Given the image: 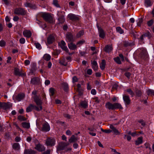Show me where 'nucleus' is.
Returning a JSON list of instances; mask_svg holds the SVG:
<instances>
[{
  "instance_id": "16",
  "label": "nucleus",
  "mask_w": 154,
  "mask_h": 154,
  "mask_svg": "<svg viewBox=\"0 0 154 154\" xmlns=\"http://www.w3.org/2000/svg\"><path fill=\"white\" fill-rule=\"evenodd\" d=\"M14 74L16 75L21 76L23 77L25 76V74L24 73L22 72L19 71V69L17 68H15L14 69Z\"/></svg>"
},
{
  "instance_id": "22",
  "label": "nucleus",
  "mask_w": 154,
  "mask_h": 154,
  "mask_svg": "<svg viewBox=\"0 0 154 154\" xmlns=\"http://www.w3.org/2000/svg\"><path fill=\"white\" fill-rule=\"evenodd\" d=\"M110 128L112 130V131L114 134L116 135H119L120 134V132L113 125H110L109 126Z\"/></svg>"
},
{
  "instance_id": "42",
  "label": "nucleus",
  "mask_w": 154,
  "mask_h": 154,
  "mask_svg": "<svg viewBox=\"0 0 154 154\" xmlns=\"http://www.w3.org/2000/svg\"><path fill=\"white\" fill-rule=\"evenodd\" d=\"M143 18L141 17L138 19V21L137 22V25L138 26H140L143 22Z\"/></svg>"
},
{
  "instance_id": "54",
  "label": "nucleus",
  "mask_w": 154,
  "mask_h": 154,
  "mask_svg": "<svg viewBox=\"0 0 154 154\" xmlns=\"http://www.w3.org/2000/svg\"><path fill=\"white\" fill-rule=\"evenodd\" d=\"M6 44L4 40L0 41V46L2 47H4Z\"/></svg>"
},
{
  "instance_id": "28",
  "label": "nucleus",
  "mask_w": 154,
  "mask_h": 154,
  "mask_svg": "<svg viewBox=\"0 0 154 154\" xmlns=\"http://www.w3.org/2000/svg\"><path fill=\"white\" fill-rule=\"evenodd\" d=\"M24 154H35V152L31 149H26L25 150Z\"/></svg>"
},
{
  "instance_id": "43",
  "label": "nucleus",
  "mask_w": 154,
  "mask_h": 154,
  "mask_svg": "<svg viewBox=\"0 0 154 154\" xmlns=\"http://www.w3.org/2000/svg\"><path fill=\"white\" fill-rule=\"evenodd\" d=\"M143 35L144 36L148 37L149 39L150 38L152 37L151 33L148 31L143 34Z\"/></svg>"
},
{
  "instance_id": "17",
  "label": "nucleus",
  "mask_w": 154,
  "mask_h": 154,
  "mask_svg": "<svg viewBox=\"0 0 154 154\" xmlns=\"http://www.w3.org/2000/svg\"><path fill=\"white\" fill-rule=\"evenodd\" d=\"M140 56L143 59H146L148 57V55L146 50L145 49L142 50L140 54Z\"/></svg>"
},
{
  "instance_id": "36",
  "label": "nucleus",
  "mask_w": 154,
  "mask_h": 154,
  "mask_svg": "<svg viewBox=\"0 0 154 154\" xmlns=\"http://www.w3.org/2000/svg\"><path fill=\"white\" fill-rule=\"evenodd\" d=\"M116 31L120 34H122L124 33V31L120 26H118L116 28Z\"/></svg>"
},
{
  "instance_id": "4",
  "label": "nucleus",
  "mask_w": 154,
  "mask_h": 154,
  "mask_svg": "<svg viewBox=\"0 0 154 154\" xmlns=\"http://www.w3.org/2000/svg\"><path fill=\"white\" fill-rule=\"evenodd\" d=\"M42 108V106H40V108H39L38 107L31 104L26 108V112H29L31 111L33 109H35L36 110L39 111L41 110Z\"/></svg>"
},
{
  "instance_id": "11",
  "label": "nucleus",
  "mask_w": 154,
  "mask_h": 154,
  "mask_svg": "<svg viewBox=\"0 0 154 154\" xmlns=\"http://www.w3.org/2000/svg\"><path fill=\"white\" fill-rule=\"evenodd\" d=\"M97 28L99 34V37L102 38H104L105 37V34L103 30L101 27L99 26L98 25H97Z\"/></svg>"
},
{
  "instance_id": "21",
  "label": "nucleus",
  "mask_w": 154,
  "mask_h": 154,
  "mask_svg": "<svg viewBox=\"0 0 154 154\" xmlns=\"http://www.w3.org/2000/svg\"><path fill=\"white\" fill-rule=\"evenodd\" d=\"M91 63L92 64V68L94 71H97L98 69V66L96 61L95 60H94L91 62Z\"/></svg>"
},
{
  "instance_id": "19",
  "label": "nucleus",
  "mask_w": 154,
  "mask_h": 154,
  "mask_svg": "<svg viewBox=\"0 0 154 154\" xmlns=\"http://www.w3.org/2000/svg\"><path fill=\"white\" fill-rule=\"evenodd\" d=\"M66 37L68 41L72 42L73 41V35L71 32H68L66 35Z\"/></svg>"
},
{
  "instance_id": "30",
  "label": "nucleus",
  "mask_w": 154,
  "mask_h": 154,
  "mask_svg": "<svg viewBox=\"0 0 154 154\" xmlns=\"http://www.w3.org/2000/svg\"><path fill=\"white\" fill-rule=\"evenodd\" d=\"M66 45V44L65 42L63 40H62L60 42L58 43L59 46L61 48H67Z\"/></svg>"
},
{
  "instance_id": "53",
  "label": "nucleus",
  "mask_w": 154,
  "mask_h": 154,
  "mask_svg": "<svg viewBox=\"0 0 154 154\" xmlns=\"http://www.w3.org/2000/svg\"><path fill=\"white\" fill-rule=\"evenodd\" d=\"M77 91H78V92H79L80 93V95H81L82 94V93L80 91V89H80V88L81 87V85L79 84H78L77 85Z\"/></svg>"
},
{
  "instance_id": "64",
  "label": "nucleus",
  "mask_w": 154,
  "mask_h": 154,
  "mask_svg": "<svg viewBox=\"0 0 154 154\" xmlns=\"http://www.w3.org/2000/svg\"><path fill=\"white\" fill-rule=\"evenodd\" d=\"M91 93L93 95H95L96 94V91L95 89H93L91 91Z\"/></svg>"
},
{
  "instance_id": "15",
  "label": "nucleus",
  "mask_w": 154,
  "mask_h": 154,
  "mask_svg": "<svg viewBox=\"0 0 154 154\" xmlns=\"http://www.w3.org/2000/svg\"><path fill=\"white\" fill-rule=\"evenodd\" d=\"M35 148L39 151H44L45 150V148L40 144H37Z\"/></svg>"
},
{
  "instance_id": "48",
  "label": "nucleus",
  "mask_w": 154,
  "mask_h": 154,
  "mask_svg": "<svg viewBox=\"0 0 154 154\" xmlns=\"http://www.w3.org/2000/svg\"><path fill=\"white\" fill-rule=\"evenodd\" d=\"M153 20L152 19H151L149 21H148L147 24L149 26H151L153 23Z\"/></svg>"
},
{
  "instance_id": "34",
  "label": "nucleus",
  "mask_w": 154,
  "mask_h": 154,
  "mask_svg": "<svg viewBox=\"0 0 154 154\" xmlns=\"http://www.w3.org/2000/svg\"><path fill=\"white\" fill-rule=\"evenodd\" d=\"M21 125L23 128L27 129L29 128L30 127V124L29 123L23 122L22 123Z\"/></svg>"
},
{
  "instance_id": "38",
  "label": "nucleus",
  "mask_w": 154,
  "mask_h": 154,
  "mask_svg": "<svg viewBox=\"0 0 154 154\" xmlns=\"http://www.w3.org/2000/svg\"><path fill=\"white\" fill-rule=\"evenodd\" d=\"M53 4L57 8L60 7L58 3V1L57 0H53Z\"/></svg>"
},
{
  "instance_id": "62",
  "label": "nucleus",
  "mask_w": 154,
  "mask_h": 154,
  "mask_svg": "<svg viewBox=\"0 0 154 154\" xmlns=\"http://www.w3.org/2000/svg\"><path fill=\"white\" fill-rule=\"evenodd\" d=\"M78 80V78L76 76H74L72 78V82H77Z\"/></svg>"
},
{
  "instance_id": "14",
  "label": "nucleus",
  "mask_w": 154,
  "mask_h": 154,
  "mask_svg": "<svg viewBox=\"0 0 154 154\" xmlns=\"http://www.w3.org/2000/svg\"><path fill=\"white\" fill-rule=\"evenodd\" d=\"M31 83L33 85H38L40 82V79L38 77H34L31 79Z\"/></svg>"
},
{
  "instance_id": "63",
  "label": "nucleus",
  "mask_w": 154,
  "mask_h": 154,
  "mask_svg": "<svg viewBox=\"0 0 154 154\" xmlns=\"http://www.w3.org/2000/svg\"><path fill=\"white\" fill-rule=\"evenodd\" d=\"M19 19V17L17 16H14L13 19L14 21L15 22L17 21Z\"/></svg>"
},
{
  "instance_id": "12",
  "label": "nucleus",
  "mask_w": 154,
  "mask_h": 154,
  "mask_svg": "<svg viewBox=\"0 0 154 154\" xmlns=\"http://www.w3.org/2000/svg\"><path fill=\"white\" fill-rule=\"evenodd\" d=\"M34 101L35 102L36 104L38 106L37 107H38L40 108V106H41L42 102L40 99L36 95L34 97Z\"/></svg>"
},
{
  "instance_id": "3",
  "label": "nucleus",
  "mask_w": 154,
  "mask_h": 154,
  "mask_svg": "<svg viewBox=\"0 0 154 154\" xmlns=\"http://www.w3.org/2000/svg\"><path fill=\"white\" fill-rule=\"evenodd\" d=\"M42 17L46 22L50 23H53V18L51 14L48 13H43L42 14Z\"/></svg>"
},
{
  "instance_id": "8",
  "label": "nucleus",
  "mask_w": 154,
  "mask_h": 154,
  "mask_svg": "<svg viewBox=\"0 0 154 154\" xmlns=\"http://www.w3.org/2000/svg\"><path fill=\"white\" fill-rule=\"evenodd\" d=\"M69 144L63 142L60 143L58 146L57 149L58 150H63L66 147L68 146Z\"/></svg>"
},
{
  "instance_id": "1",
  "label": "nucleus",
  "mask_w": 154,
  "mask_h": 154,
  "mask_svg": "<svg viewBox=\"0 0 154 154\" xmlns=\"http://www.w3.org/2000/svg\"><path fill=\"white\" fill-rule=\"evenodd\" d=\"M105 107L106 109L111 110H114L118 109H122L121 105L120 103H115L112 104L109 102L106 103Z\"/></svg>"
},
{
  "instance_id": "6",
  "label": "nucleus",
  "mask_w": 154,
  "mask_h": 154,
  "mask_svg": "<svg viewBox=\"0 0 154 154\" xmlns=\"http://www.w3.org/2000/svg\"><path fill=\"white\" fill-rule=\"evenodd\" d=\"M55 140L53 138H48L46 140V144L48 146H52L55 144Z\"/></svg>"
},
{
  "instance_id": "44",
  "label": "nucleus",
  "mask_w": 154,
  "mask_h": 154,
  "mask_svg": "<svg viewBox=\"0 0 154 154\" xmlns=\"http://www.w3.org/2000/svg\"><path fill=\"white\" fill-rule=\"evenodd\" d=\"M55 89L52 88H51L49 89V92L50 93V95L53 96L55 93Z\"/></svg>"
},
{
  "instance_id": "41",
  "label": "nucleus",
  "mask_w": 154,
  "mask_h": 154,
  "mask_svg": "<svg viewBox=\"0 0 154 154\" xmlns=\"http://www.w3.org/2000/svg\"><path fill=\"white\" fill-rule=\"evenodd\" d=\"M62 87L63 89V90L65 91H67L68 89V85L66 83H63L62 84Z\"/></svg>"
},
{
  "instance_id": "2",
  "label": "nucleus",
  "mask_w": 154,
  "mask_h": 154,
  "mask_svg": "<svg viewBox=\"0 0 154 154\" xmlns=\"http://www.w3.org/2000/svg\"><path fill=\"white\" fill-rule=\"evenodd\" d=\"M27 13V11L24 8H16L14 10V14L18 15L24 16Z\"/></svg>"
},
{
  "instance_id": "7",
  "label": "nucleus",
  "mask_w": 154,
  "mask_h": 154,
  "mask_svg": "<svg viewBox=\"0 0 154 154\" xmlns=\"http://www.w3.org/2000/svg\"><path fill=\"white\" fill-rule=\"evenodd\" d=\"M62 12L61 11H58L57 15L59 17L58 18V21H59V24H62L65 21V19L64 18V16L63 15L61 14L62 13Z\"/></svg>"
},
{
  "instance_id": "31",
  "label": "nucleus",
  "mask_w": 154,
  "mask_h": 154,
  "mask_svg": "<svg viewBox=\"0 0 154 154\" xmlns=\"http://www.w3.org/2000/svg\"><path fill=\"white\" fill-rule=\"evenodd\" d=\"M106 62L104 60L102 61L101 63L100 64V67L102 70H104L105 68Z\"/></svg>"
},
{
  "instance_id": "58",
  "label": "nucleus",
  "mask_w": 154,
  "mask_h": 154,
  "mask_svg": "<svg viewBox=\"0 0 154 154\" xmlns=\"http://www.w3.org/2000/svg\"><path fill=\"white\" fill-rule=\"evenodd\" d=\"M125 75L128 79H129L131 74L129 72H126L125 73Z\"/></svg>"
},
{
  "instance_id": "29",
  "label": "nucleus",
  "mask_w": 154,
  "mask_h": 154,
  "mask_svg": "<svg viewBox=\"0 0 154 154\" xmlns=\"http://www.w3.org/2000/svg\"><path fill=\"white\" fill-rule=\"evenodd\" d=\"M135 144L137 145H138L142 143L143 137H139L135 141Z\"/></svg>"
},
{
  "instance_id": "45",
  "label": "nucleus",
  "mask_w": 154,
  "mask_h": 154,
  "mask_svg": "<svg viewBox=\"0 0 154 154\" xmlns=\"http://www.w3.org/2000/svg\"><path fill=\"white\" fill-rule=\"evenodd\" d=\"M69 48H76V46L75 45L73 44L72 42H71L68 45Z\"/></svg>"
},
{
  "instance_id": "59",
  "label": "nucleus",
  "mask_w": 154,
  "mask_h": 154,
  "mask_svg": "<svg viewBox=\"0 0 154 154\" xmlns=\"http://www.w3.org/2000/svg\"><path fill=\"white\" fill-rule=\"evenodd\" d=\"M62 49L65 51L66 52L68 53L69 54H72L73 53V52H69V51L68 49Z\"/></svg>"
},
{
  "instance_id": "55",
  "label": "nucleus",
  "mask_w": 154,
  "mask_h": 154,
  "mask_svg": "<svg viewBox=\"0 0 154 154\" xmlns=\"http://www.w3.org/2000/svg\"><path fill=\"white\" fill-rule=\"evenodd\" d=\"M18 119L19 120L21 121L26 120V118L22 116H18Z\"/></svg>"
},
{
  "instance_id": "52",
  "label": "nucleus",
  "mask_w": 154,
  "mask_h": 154,
  "mask_svg": "<svg viewBox=\"0 0 154 154\" xmlns=\"http://www.w3.org/2000/svg\"><path fill=\"white\" fill-rule=\"evenodd\" d=\"M144 35L143 34L140 37V38H139V41H140V44L143 43L144 42H143V37Z\"/></svg>"
},
{
  "instance_id": "25",
  "label": "nucleus",
  "mask_w": 154,
  "mask_h": 154,
  "mask_svg": "<svg viewBox=\"0 0 154 154\" xmlns=\"http://www.w3.org/2000/svg\"><path fill=\"white\" fill-rule=\"evenodd\" d=\"M144 4L146 7H148L151 6L153 2L150 0H144Z\"/></svg>"
},
{
  "instance_id": "24",
  "label": "nucleus",
  "mask_w": 154,
  "mask_h": 154,
  "mask_svg": "<svg viewBox=\"0 0 154 154\" xmlns=\"http://www.w3.org/2000/svg\"><path fill=\"white\" fill-rule=\"evenodd\" d=\"M50 130V127L48 124L45 123L43 125L42 131H44L47 132Z\"/></svg>"
},
{
  "instance_id": "60",
  "label": "nucleus",
  "mask_w": 154,
  "mask_h": 154,
  "mask_svg": "<svg viewBox=\"0 0 154 154\" xmlns=\"http://www.w3.org/2000/svg\"><path fill=\"white\" fill-rule=\"evenodd\" d=\"M87 73L89 75H91L92 73V70L91 69H88L87 71Z\"/></svg>"
},
{
  "instance_id": "33",
  "label": "nucleus",
  "mask_w": 154,
  "mask_h": 154,
  "mask_svg": "<svg viewBox=\"0 0 154 154\" xmlns=\"http://www.w3.org/2000/svg\"><path fill=\"white\" fill-rule=\"evenodd\" d=\"M12 147L14 149L19 150L20 149V145L18 143H15L13 145Z\"/></svg>"
},
{
  "instance_id": "56",
  "label": "nucleus",
  "mask_w": 154,
  "mask_h": 154,
  "mask_svg": "<svg viewBox=\"0 0 154 154\" xmlns=\"http://www.w3.org/2000/svg\"><path fill=\"white\" fill-rule=\"evenodd\" d=\"M127 91L128 92L130 95L133 96L134 95V93L130 89H128L127 90Z\"/></svg>"
},
{
  "instance_id": "27",
  "label": "nucleus",
  "mask_w": 154,
  "mask_h": 154,
  "mask_svg": "<svg viewBox=\"0 0 154 154\" xmlns=\"http://www.w3.org/2000/svg\"><path fill=\"white\" fill-rule=\"evenodd\" d=\"M78 139L75 137L74 135H72L69 140V141L70 143H73L76 142Z\"/></svg>"
},
{
  "instance_id": "20",
  "label": "nucleus",
  "mask_w": 154,
  "mask_h": 154,
  "mask_svg": "<svg viewBox=\"0 0 154 154\" xmlns=\"http://www.w3.org/2000/svg\"><path fill=\"white\" fill-rule=\"evenodd\" d=\"M88 130L89 131V134L93 136H96V134L95 132L96 130L94 127H90L88 128Z\"/></svg>"
},
{
  "instance_id": "5",
  "label": "nucleus",
  "mask_w": 154,
  "mask_h": 154,
  "mask_svg": "<svg viewBox=\"0 0 154 154\" xmlns=\"http://www.w3.org/2000/svg\"><path fill=\"white\" fill-rule=\"evenodd\" d=\"M69 19L73 22H77L79 21V16L72 14H69L68 15Z\"/></svg>"
},
{
  "instance_id": "23",
  "label": "nucleus",
  "mask_w": 154,
  "mask_h": 154,
  "mask_svg": "<svg viewBox=\"0 0 154 154\" xmlns=\"http://www.w3.org/2000/svg\"><path fill=\"white\" fill-rule=\"evenodd\" d=\"M81 108L84 109L88 107V103L86 101H81L80 103Z\"/></svg>"
},
{
  "instance_id": "46",
  "label": "nucleus",
  "mask_w": 154,
  "mask_h": 154,
  "mask_svg": "<svg viewBox=\"0 0 154 154\" xmlns=\"http://www.w3.org/2000/svg\"><path fill=\"white\" fill-rule=\"evenodd\" d=\"M85 42V41L84 40L80 41L77 43L76 45L78 47H79L81 45L84 43Z\"/></svg>"
},
{
  "instance_id": "50",
  "label": "nucleus",
  "mask_w": 154,
  "mask_h": 154,
  "mask_svg": "<svg viewBox=\"0 0 154 154\" xmlns=\"http://www.w3.org/2000/svg\"><path fill=\"white\" fill-rule=\"evenodd\" d=\"M135 92L137 95L138 97H140L142 95V92L140 90H137Z\"/></svg>"
},
{
  "instance_id": "10",
  "label": "nucleus",
  "mask_w": 154,
  "mask_h": 154,
  "mask_svg": "<svg viewBox=\"0 0 154 154\" xmlns=\"http://www.w3.org/2000/svg\"><path fill=\"white\" fill-rule=\"evenodd\" d=\"M55 40V38L53 34H51L47 38V43L50 45L53 43Z\"/></svg>"
},
{
  "instance_id": "26",
  "label": "nucleus",
  "mask_w": 154,
  "mask_h": 154,
  "mask_svg": "<svg viewBox=\"0 0 154 154\" xmlns=\"http://www.w3.org/2000/svg\"><path fill=\"white\" fill-rule=\"evenodd\" d=\"M123 99L125 103V104L128 105L130 103V100L129 97L127 95H123Z\"/></svg>"
},
{
  "instance_id": "57",
  "label": "nucleus",
  "mask_w": 154,
  "mask_h": 154,
  "mask_svg": "<svg viewBox=\"0 0 154 154\" xmlns=\"http://www.w3.org/2000/svg\"><path fill=\"white\" fill-rule=\"evenodd\" d=\"M145 145L146 148H149L150 150L151 149L150 147V145L149 143H146L145 144Z\"/></svg>"
},
{
  "instance_id": "49",
  "label": "nucleus",
  "mask_w": 154,
  "mask_h": 154,
  "mask_svg": "<svg viewBox=\"0 0 154 154\" xmlns=\"http://www.w3.org/2000/svg\"><path fill=\"white\" fill-rule=\"evenodd\" d=\"M24 5L26 7L32 8V5L28 2H26L25 3Z\"/></svg>"
},
{
  "instance_id": "51",
  "label": "nucleus",
  "mask_w": 154,
  "mask_h": 154,
  "mask_svg": "<svg viewBox=\"0 0 154 154\" xmlns=\"http://www.w3.org/2000/svg\"><path fill=\"white\" fill-rule=\"evenodd\" d=\"M60 52V50L58 49H55L54 50V55H57Z\"/></svg>"
},
{
  "instance_id": "40",
  "label": "nucleus",
  "mask_w": 154,
  "mask_h": 154,
  "mask_svg": "<svg viewBox=\"0 0 154 154\" xmlns=\"http://www.w3.org/2000/svg\"><path fill=\"white\" fill-rule=\"evenodd\" d=\"M37 69V68L36 67L35 65H33L31 67L30 72L32 74H33L35 72Z\"/></svg>"
},
{
  "instance_id": "47",
  "label": "nucleus",
  "mask_w": 154,
  "mask_h": 154,
  "mask_svg": "<svg viewBox=\"0 0 154 154\" xmlns=\"http://www.w3.org/2000/svg\"><path fill=\"white\" fill-rule=\"evenodd\" d=\"M114 61L118 64H121V62L119 57H117L114 58Z\"/></svg>"
},
{
  "instance_id": "18",
  "label": "nucleus",
  "mask_w": 154,
  "mask_h": 154,
  "mask_svg": "<svg viewBox=\"0 0 154 154\" xmlns=\"http://www.w3.org/2000/svg\"><path fill=\"white\" fill-rule=\"evenodd\" d=\"M23 34L24 36L29 38L31 37L32 34L30 30H26L23 31Z\"/></svg>"
},
{
  "instance_id": "13",
  "label": "nucleus",
  "mask_w": 154,
  "mask_h": 154,
  "mask_svg": "<svg viewBox=\"0 0 154 154\" xmlns=\"http://www.w3.org/2000/svg\"><path fill=\"white\" fill-rule=\"evenodd\" d=\"M1 108L3 109H9L12 106L11 104L10 103H2L1 102Z\"/></svg>"
},
{
  "instance_id": "9",
  "label": "nucleus",
  "mask_w": 154,
  "mask_h": 154,
  "mask_svg": "<svg viewBox=\"0 0 154 154\" xmlns=\"http://www.w3.org/2000/svg\"><path fill=\"white\" fill-rule=\"evenodd\" d=\"M123 44L124 46L125 47H133L135 45V43L134 42L132 41H123Z\"/></svg>"
},
{
  "instance_id": "61",
  "label": "nucleus",
  "mask_w": 154,
  "mask_h": 154,
  "mask_svg": "<svg viewBox=\"0 0 154 154\" xmlns=\"http://www.w3.org/2000/svg\"><path fill=\"white\" fill-rule=\"evenodd\" d=\"M20 42L21 44H23L25 43V40L23 38H21L20 40Z\"/></svg>"
},
{
  "instance_id": "39",
  "label": "nucleus",
  "mask_w": 154,
  "mask_h": 154,
  "mask_svg": "<svg viewBox=\"0 0 154 154\" xmlns=\"http://www.w3.org/2000/svg\"><path fill=\"white\" fill-rule=\"evenodd\" d=\"M146 93L148 95H153L154 96V90L152 89H149L146 91Z\"/></svg>"
},
{
  "instance_id": "37",
  "label": "nucleus",
  "mask_w": 154,
  "mask_h": 154,
  "mask_svg": "<svg viewBox=\"0 0 154 154\" xmlns=\"http://www.w3.org/2000/svg\"><path fill=\"white\" fill-rule=\"evenodd\" d=\"M84 34V30H81L80 31L76 34V37L79 38L83 35Z\"/></svg>"
},
{
  "instance_id": "35",
  "label": "nucleus",
  "mask_w": 154,
  "mask_h": 154,
  "mask_svg": "<svg viewBox=\"0 0 154 154\" xmlns=\"http://www.w3.org/2000/svg\"><path fill=\"white\" fill-rule=\"evenodd\" d=\"M44 59L47 61L49 60L51 58V56L48 54H45L43 57Z\"/></svg>"
},
{
  "instance_id": "32",
  "label": "nucleus",
  "mask_w": 154,
  "mask_h": 154,
  "mask_svg": "<svg viewBox=\"0 0 154 154\" xmlns=\"http://www.w3.org/2000/svg\"><path fill=\"white\" fill-rule=\"evenodd\" d=\"M24 96L23 94H19L16 97V99L18 101H20L24 98Z\"/></svg>"
}]
</instances>
